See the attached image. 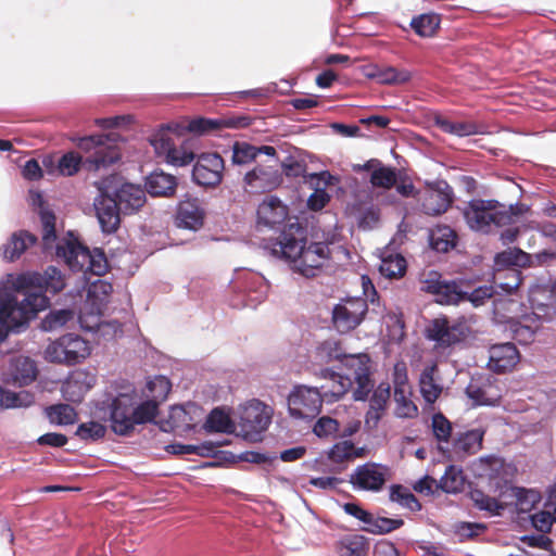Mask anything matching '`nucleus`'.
Masks as SVG:
<instances>
[{
  "mask_svg": "<svg viewBox=\"0 0 556 556\" xmlns=\"http://www.w3.org/2000/svg\"><path fill=\"white\" fill-rule=\"evenodd\" d=\"M65 286L64 275L55 266H48L43 273L26 271L17 275L13 288L23 299L18 301L9 294L0 298V344L11 330L27 325L39 312L49 307L47 293L55 295Z\"/></svg>",
  "mask_w": 556,
  "mask_h": 556,
  "instance_id": "f257e3e1",
  "label": "nucleus"
},
{
  "mask_svg": "<svg viewBox=\"0 0 556 556\" xmlns=\"http://www.w3.org/2000/svg\"><path fill=\"white\" fill-rule=\"evenodd\" d=\"M315 357L319 364L339 361L344 370L342 374L328 368L319 371V377L326 380L320 386L326 396L340 400L356 383L354 400L365 401L368 397L374 382L370 379V357L367 354H346L340 342L326 340L317 348Z\"/></svg>",
  "mask_w": 556,
  "mask_h": 556,
  "instance_id": "f03ea898",
  "label": "nucleus"
},
{
  "mask_svg": "<svg viewBox=\"0 0 556 556\" xmlns=\"http://www.w3.org/2000/svg\"><path fill=\"white\" fill-rule=\"evenodd\" d=\"M306 237V227L295 219L286 224L278 238L270 240L265 248L271 255L289 262L294 271L313 278L329 262L331 251L326 242L307 243Z\"/></svg>",
  "mask_w": 556,
  "mask_h": 556,
  "instance_id": "7ed1b4c3",
  "label": "nucleus"
},
{
  "mask_svg": "<svg viewBox=\"0 0 556 556\" xmlns=\"http://www.w3.org/2000/svg\"><path fill=\"white\" fill-rule=\"evenodd\" d=\"M78 148L89 153L83 159L77 152H67L61 156L58 169L63 176H73L80 166L89 172L105 168L121 159V152L111 135H93L80 138Z\"/></svg>",
  "mask_w": 556,
  "mask_h": 556,
  "instance_id": "20e7f679",
  "label": "nucleus"
},
{
  "mask_svg": "<svg viewBox=\"0 0 556 556\" xmlns=\"http://www.w3.org/2000/svg\"><path fill=\"white\" fill-rule=\"evenodd\" d=\"M519 204L505 205L497 200L472 199L463 208L468 227L475 231L489 233L493 227L511 225L522 215Z\"/></svg>",
  "mask_w": 556,
  "mask_h": 556,
  "instance_id": "39448f33",
  "label": "nucleus"
},
{
  "mask_svg": "<svg viewBox=\"0 0 556 556\" xmlns=\"http://www.w3.org/2000/svg\"><path fill=\"white\" fill-rule=\"evenodd\" d=\"M471 332L466 317L450 319L446 316H441L430 321L426 329V338L434 342L437 351L444 352L464 343Z\"/></svg>",
  "mask_w": 556,
  "mask_h": 556,
  "instance_id": "423d86ee",
  "label": "nucleus"
},
{
  "mask_svg": "<svg viewBox=\"0 0 556 556\" xmlns=\"http://www.w3.org/2000/svg\"><path fill=\"white\" fill-rule=\"evenodd\" d=\"M420 290L435 296L439 304L452 305L464 302L468 293V282L463 279L446 280L437 270L420 275Z\"/></svg>",
  "mask_w": 556,
  "mask_h": 556,
  "instance_id": "0eeeda50",
  "label": "nucleus"
},
{
  "mask_svg": "<svg viewBox=\"0 0 556 556\" xmlns=\"http://www.w3.org/2000/svg\"><path fill=\"white\" fill-rule=\"evenodd\" d=\"M336 402L324 390L305 386L295 387L288 397L289 413L296 419H313L321 409L323 402Z\"/></svg>",
  "mask_w": 556,
  "mask_h": 556,
  "instance_id": "6e6552de",
  "label": "nucleus"
},
{
  "mask_svg": "<svg viewBox=\"0 0 556 556\" xmlns=\"http://www.w3.org/2000/svg\"><path fill=\"white\" fill-rule=\"evenodd\" d=\"M67 265L76 271L103 276L109 270V262L101 249L89 250L79 243L68 244L64 252Z\"/></svg>",
  "mask_w": 556,
  "mask_h": 556,
  "instance_id": "1a4fd4ad",
  "label": "nucleus"
},
{
  "mask_svg": "<svg viewBox=\"0 0 556 556\" xmlns=\"http://www.w3.org/2000/svg\"><path fill=\"white\" fill-rule=\"evenodd\" d=\"M90 354L86 340L78 334L67 333L50 343L46 349V358L53 363L74 365Z\"/></svg>",
  "mask_w": 556,
  "mask_h": 556,
  "instance_id": "9d476101",
  "label": "nucleus"
},
{
  "mask_svg": "<svg viewBox=\"0 0 556 556\" xmlns=\"http://www.w3.org/2000/svg\"><path fill=\"white\" fill-rule=\"evenodd\" d=\"M271 419L270 408L258 400H253L240 413L239 427L244 439L258 441Z\"/></svg>",
  "mask_w": 556,
  "mask_h": 556,
  "instance_id": "9b49d317",
  "label": "nucleus"
},
{
  "mask_svg": "<svg viewBox=\"0 0 556 556\" xmlns=\"http://www.w3.org/2000/svg\"><path fill=\"white\" fill-rule=\"evenodd\" d=\"M367 311V302L362 298L344 300L332 309L333 327L341 333L352 331L361 325Z\"/></svg>",
  "mask_w": 556,
  "mask_h": 556,
  "instance_id": "f8f14e48",
  "label": "nucleus"
},
{
  "mask_svg": "<svg viewBox=\"0 0 556 556\" xmlns=\"http://www.w3.org/2000/svg\"><path fill=\"white\" fill-rule=\"evenodd\" d=\"M417 201L422 213L438 216L445 213L453 202V190L445 181L428 185L426 189L417 191Z\"/></svg>",
  "mask_w": 556,
  "mask_h": 556,
  "instance_id": "ddd939ff",
  "label": "nucleus"
},
{
  "mask_svg": "<svg viewBox=\"0 0 556 556\" xmlns=\"http://www.w3.org/2000/svg\"><path fill=\"white\" fill-rule=\"evenodd\" d=\"M225 163L218 153H202L192 169L193 181L204 188L217 187L224 176Z\"/></svg>",
  "mask_w": 556,
  "mask_h": 556,
  "instance_id": "4468645a",
  "label": "nucleus"
},
{
  "mask_svg": "<svg viewBox=\"0 0 556 556\" xmlns=\"http://www.w3.org/2000/svg\"><path fill=\"white\" fill-rule=\"evenodd\" d=\"M134 405H136V395L134 394L121 393L112 400L110 421L114 433L125 437L134 431Z\"/></svg>",
  "mask_w": 556,
  "mask_h": 556,
  "instance_id": "2eb2a0df",
  "label": "nucleus"
},
{
  "mask_svg": "<svg viewBox=\"0 0 556 556\" xmlns=\"http://www.w3.org/2000/svg\"><path fill=\"white\" fill-rule=\"evenodd\" d=\"M252 124L248 115H230L220 118L198 117L188 123L187 129L197 135L216 134L223 129H243Z\"/></svg>",
  "mask_w": 556,
  "mask_h": 556,
  "instance_id": "dca6fc26",
  "label": "nucleus"
},
{
  "mask_svg": "<svg viewBox=\"0 0 556 556\" xmlns=\"http://www.w3.org/2000/svg\"><path fill=\"white\" fill-rule=\"evenodd\" d=\"M206 208L197 197H186L177 204L175 223L177 227L198 231L204 226Z\"/></svg>",
  "mask_w": 556,
  "mask_h": 556,
  "instance_id": "f3484780",
  "label": "nucleus"
},
{
  "mask_svg": "<svg viewBox=\"0 0 556 556\" xmlns=\"http://www.w3.org/2000/svg\"><path fill=\"white\" fill-rule=\"evenodd\" d=\"M286 220L290 222L289 207L278 197L266 195L257 206V227L276 229Z\"/></svg>",
  "mask_w": 556,
  "mask_h": 556,
  "instance_id": "a211bd4d",
  "label": "nucleus"
},
{
  "mask_svg": "<svg viewBox=\"0 0 556 556\" xmlns=\"http://www.w3.org/2000/svg\"><path fill=\"white\" fill-rule=\"evenodd\" d=\"M528 301L532 314L540 320L556 316V292L552 285H535L529 289Z\"/></svg>",
  "mask_w": 556,
  "mask_h": 556,
  "instance_id": "6ab92c4d",
  "label": "nucleus"
},
{
  "mask_svg": "<svg viewBox=\"0 0 556 556\" xmlns=\"http://www.w3.org/2000/svg\"><path fill=\"white\" fill-rule=\"evenodd\" d=\"M466 394L478 406L498 405L503 396L500 382L493 377L472 379Z\"/></svg>",
  "mask_w": 556,
  "mask_h": 556,
  "instance_id": "aec40b11",
  "label": "nucleus"
},
{
  "mask_svg": "<svg viewBox=\"0 0 556 556\" xmlns=\"http://www.w3.org/2000/svg\"><path fill=\"white\" fill-rule=\"evenodd\" d=\"M99 194L94 198L93 207L101 229L105 233L115 232L121 225V214L114 197L104 189L99 188Z\"/></svg>",
  "mask_w": 556,
  "mask_h": 556,
  "instance_id": "412c9836",
  "label": "nucleus"
},
{
  "mask_svg": "<svg viewBox=\"0 0 556 556\" xmlns=\"http://www.w3.org/2000/svg\"><path fill=\"white\" fill-rule=\"evenodd\" d=\"M386 472V467L376 463H366L356 467L350 477V483L357 490L378 492L387 481Z\"/></svg>",
  "mask_w": 556,
  "mask_h": 556,
  "instance_id": "4be33fe9",
  "label": "nucleus"
},
{
  "mask_svg": "<svg viewBox=\"0 0 556 556\" xmlns=\"http://www.w3.org/2000/svg\"><path fill=\"white\" fill-rule=\"evenodd\" d=\"M245 190L249 193H264L276 189L281 178L277 169L270 166H257L244 176Z\"/></svg>",
  "mask_w": 556,
  "mask_h": 556,
  "instance_id": "5701e85b",
  "label": "nucleus"
},
{
  "mask_svg": "<svg viewBox=\"0 0 556 556\" xmlns=\"http://www.w3.org/2000/svg\"><path fill=\"white\" fill-rule=\"evenodd\" d=\"M94 383L96 377L93 375L85 370H76L63 382L62 394L68 402L80 403Z\"/></svg>",
  "mask_w": 556,
  "mask_h": 556,
  "instance_id": "b1692460",
  "label": "nucleus"
},
{
  "mask_svg": "<svg viewBox=\"0 0 556 556\" xmlns=\"http://www.w3.org/2000/svg\"><path fill=\"white\" fill-rule=\"evenodd\" d=\"M113 197L124 215L137 213L147 201L146 191L132 184L122 185Z\"/></svg>",
  "mask_w": 556,
  "mask_h": 556,
  "instance_id": "393cba45",
  "label": "nucleus"
},
{
  "mask_svg": "<svg viewBox=\"0 0 556 556\" xmlns=\"http://www.w3.org/2000/svg\"><path fill=\"white\" fill-rule=\"evenodd\" d=\"M520 355L513 343L493 345L490 350L489 367L491 370L503 374L511 370L519 362Z\"/></svg>",
  "mask_w": 556,
  "mask_h": 556,
  "instance_id": "a878e982",
  "label": "nucleus"
},
{
  "mask_svg": "<svg viewBox=\"0 0 556 556\" xmlns=\"http://www.w3.org/2000/svg\"><path fill=\"white\" fill-rule=\"evenodd\" d=\"M36 363L27 356H17L11 359L9 366L8 383L18 387L29 386L37 378Z\"/></svg>",
  "mask_w": 556,
  "mask_h": 556,
  "instance_id": "bb28decb",
  "label": "nucleus"
},
{
  "mask_svg": "<svg viewBox=\"0 0 556 556\" xmlns=\"http://www.w3.org/2000/svg\"><path fill=\"white\" fill-rule=\"evenodd\" d=\"M37 237L26 230L14 232L2 248L3 258L13 262L29 248L36 244Z\"/></svg>",
  "mask_w": 556,
  "mask_h": 556,
  "instance_id": "cd10ccee",
  "label": "nucleus"
},
{
  "mask_svg": "<svg viewBox=\"0 0 556 556\" xmlns=\"http://www.w3.org/2000/svg\"><path fill=\"white\" fill-rule=\"evenodd\" d=\"M176 188V177L164 172L151 173L146 181V190L152 197H173Z\"/></svg>",
  "mask_w": 556,
  "mask_h": 556,
  "instance_id": "c85d7f7f",
  "label": "nucleus"
},
{
  "mask_svg": "<svg viewBox=\"0 0 556 556\" xmlns=\"http://www.w3.org/2000/svg\"><path fill=\"white\" fill-rule=\"evenodd\" d=\"M390 399V386L389 383H380L372 393L369 401V409L366 413V424L376 426L381 419L382 413L384 412L387 404Z\"/></svg>",
  "mask_w": 556,
  "mask_h": 556,
  "instance_id": "c756f323",
  "label": "nucleus"
},
{
  "mask_svg": "<svg viewBox=\"0 0 556 556\" xmlns=\"http://www.w3.org/2000/svg\"><path fill=\"white\" fill-rule=\"evenodd\" d=\"M366 76L383 85L404 84L410 79L407 71H399L393 66H370L366 71Z\"/></svg>",
  "mask_w": 556,
  "mask_h": 556,
  "instance_id": "7c9ffc66",
  "label": "nucleus"
},
{
  "mask_svg": "<svg viewBox=\"0 0 556 556\" xmlns=\"http://www.w3.org/2000/svg\"><path fill=\"white\" fill-rule=\"evenodd\" d=\"M484 433L483 429L478 428L458 434L453 443L454 452L463 455L476 454L482 447Z\"/></svg>",
  "mask_w": 556,
  "mask_h": 556,
  "instance_id": "2f4dec72",
  "label": "nucleus"
},
{
  "mask_svg": "<svg viewBox=\"0 0 556 556\" xmlns=\"http://www.w3.org/2000/svg\"><path fill=\"white\" fill-rule=\"evenodd\" d=\"M434 125L443 132L458 137H467L479 132V125L472 121H453L442 115L435 116Z\"/></svg>",
  "mask_w": 556,
  "mask_h": 556,
  "instance_id": "473e14b6",
  "label": "nucleus"
},
{
  "mask_svg": "<svg viewBox=\"0 0 556 556\" xmlns=\"http://www.w3.org/2000/svg\"><path fill=\"white\" fill-rule=\"evenodd\" d=\"M35 404V394L27 390L14 392L0 386V408H27Z\"/></svg>",
  "mask_w": 556,
  "mask_h": 556,
  "instance_id": "72a5a7b5",
  "label": "nucleus"
},
{
  "mask_svg": "<svg viewBox=\"0 0 556 556\" xmlns=\"http://www.w3.org/2000/svg\"><path fill=\"white\" fill-rule=\"evenodd\" d=\"M457 235L446 225H439L430 232L431 248L438 252L445 253L456 245Z\"/></svg>",
  "mask_w": 556,
  "mask_h": 556,
  "instance_id": "f704fd0d",
  "label": "nucleus"
},
{
  "mask_svg": "<svg viewBox=\"0 0 556 556\" xmlns=\"http://www.w3.org/2000/svg\"><path fill=\"white\" fill-rule=\"evenodd\" d=\"M364 456V448H357L351 441L336 443L328 452L332 463L342 464Z\"/></svg>",
  "mask_w": 556,
  "mask_h": 556,
  "instance_id": "c9c22d12",
  "label": "nucleus"
},
{
  "mask_svg": "<svg viewBox=\"0 0 556 556\" xmlns=\"http://www.w3.org/2000/svg\"><path fill=\"white\" fill-rule=\"evenodd\" d=\"M414 31L420 37H432L440 26V17L433 13L420 14L410 22Z\"/></svg>",
  "mask_w": 556,
  "mask_h": 556,
  "instance_id": "e433bc0d",
  "label": "nucleus"
},
{
  "mask_svg": "<svg viewBox=\"0 0 556 556\" xmlns=\"http://www.w3.org/2000/svg\"><path fill=\"white\" fill-rule=\"evenodd\" d=\"M406 260L401 254H390L381 260L379 270L386 278H400L406 273Z\"/></svg>",
  "mask_w": 556,
  "mask_h": 556,
  "instance_id": "4c0bfd02",
  "label": "nucleus"
},
{
  "mask_svg": "<svg viewBox=\"0 0 556 556\" xmlns=\"http://www.w3.org/2000/svg\"><path fill=\"white\" fill-rule=\"evenodd\" d=\"M469 496L477 508L485 510L491 515L498 516L505 509V505L503 503L498 502L495 497L485 494L481 490H471Z\"/></svg>",
  "mask_w": 556,
  "mask_h": 556,
  "instance_id": "58836bf2",
  "label": "nucleus"
},
{
  "mask_svg": "<svg viewBox=\"0 0 556 556\" xmlns=\"http://www.w3.org/2000/svg\"><path fill=\"white\" fill-rule=\"evenodd\" d=\"M403 525V519L375 517L371 514V520L368 521L367 526H365L363 530L372 534H387L401 528Z\"/></svg>",
  "mask_w": 556,
  "mask_h": 556,
  "instance_id": "ea45409f",
  "label": "nucleus"
},
{
  "mask_svg": "<svg viewBox=\"0 0 556 556\" xmlns=\"http://www.w3.org/2000/svg\"><path fill=\"white\" fill-rule=\"evenodd\" d=\"M205 429L210 432L231 433L233 431V422L224 410L214 408L207 416Z\"/></svg>",
  "mask_w": 556,
  "mask_h": 556,
  "instance_id": "a19ab883",
  "label": "nucleus"
},
{
  "mask_svg": "<svg viewBox=\"0 0 556 556\" xmlns=\"http://www.w3.org/2000/svg\"><path fill=\"white\" fill-rule=\"evenodd\" d=\"M390 500L412 511H419L421 509V504L418 498L407 488L401 484H393L391 486Z\"/></svg>",
  "mask_w": 556,
  "mask_h": 556,
  "instance_id": "79ce46f5",
  "label": "nucleus"
},
{
  "mask_svg": "<svg viewBox=\"0 0 556 556\" xmlns=\"http://www.w3.org/2000/svg\"><path fill=\"white\" fill-rule=\"evenodd\" d=\"M159 414V404L154 400H148L140 404L136 402L134 405L132 412V424L134 427L136 425H143L154 420L156 415Z\"/></svg>",
  "mask_w": 556,
  "mask_h": 556,
  "instance_id": "37998d69",
  "label": "nucleus"
},
{
  "mask_svg": "<svg viewBox=\"0 0 556 556\" xmlns=\"http://www.w3.org/2000/svg\"><path fill=\"white\" fill-rule=\"evenodd\" d=\"M434 368H426L420 376V392L428 403H434L442 392V388L435 383L433 378Z\"/></svg>",
  "mask_w": 556,
  "mask_h": 556,
  "instance_id": "c03bdc74",
  "label": "nucleus"
},
{
  "mask_svg": "<svg viewBox=\"0 0 556 556\" xmlns=\"http://www.w3.org/2000/svg\"><path fill=\"white\" fill-rule=\"evenodd\" d=\"M47 415L51 422L58 425H71L76 420V412L68 404H56L47 408Z\"/></svg>",
  "mask_w": 556,
  "mask_h": 556,
  "instance_id": "a18cd8bd",
  "label": "nucleus"
},
{
  "mask_svg": "<svg viewBox=\"0 0 556 556\" xmlns=\"http://www.w3.org/2000/svg\"><path fill=\"white\" fill-rule=\"evenodd\" d=\"M367 542L363 535H350L341 541L340 556H365Z\"/></svg>",
  "mask_w": 556,
  "mask_h": 556,
  "instance_id": "49530a36",
  "label": "nucleus"
},
{
  "mask_svg": "<svg viewBox=\"0 0 556 556\" xmlns=\"http://www.w3.org/2000/svg\"><path fill=\"white\" fill-rule=\"evenodd\" d=\"M464 481L462 471L448 466L440 480V488L446 493H457L462 491Z\"/></svg>",
  "mask_w": 556,
  "mask_h": 556,
  "instance_id": "de8ad7c7",
  "label": "nucleus"
},
{
  "mask_svg": "<svg viewBox=\"0 0 556 556\" xmlns=\"http://www.w3.org/2000/svg\"><path fill=\"white\" fill-rule=\"evenodd\" d=\"M220 446L219 443H214L211 441L204 442L199 445L193 444H177L172 445L174 448V453L176 454H195L202 457H208L216 453L217 448Z\"/></svg>",
  "mask_w": 556,
  "mask_h": 556,
  "instance_id": "09e8293b",
  "label": "nucleus"
},
{
  "mask_svg": "<svg viewBox=\"0 0 556 556\" xmlns=\"http://www.w3.org/2000/svg\"><path fill=\"white\" fill-rule=\"evenodd\" d=\"M150 143L160 156H167L170 150L175 147V141L169 132V129L162 128L150 138Z\"/></svg>",
  "mask_w": 556,
  "mask_h": 556,
  "instance_id": "8fccbe9b",
  "label": "nucleus"
},
{
  "mask_svg": "<svg viewBox=\"0 0 556 556\" xmlns=\"http://www.w3.org/2000/svg\"><path fill=\"white\" fill-rule=\"evenodd\" d=\"M74 318L72 309L51 311L42 320V328L46 331L55 330L65 326Z\"/></svg>",
  "mask_w": 556,
  "mask_h": 556,
  "instance_id": "3c124183",
  "label": "nucleus"
},
{
  "mask_svg": "<svg viewBox=\"0 0 556 556\" xmlns=\"http://www.w3.org/2000/svg\"><path fill=\"white\" fill-rule=\"evenodd\" d=\"M370 182L377 188L391 189L396 184V172L392 167L380 166L371 173Z\"/></svg>",
  "mask_w": 556,
  "mask_h": 556,
  "instance_id": "603ef678",
  "label": "nucleus"
},
{
  "mask_svg": "<svg viewBox=\"0 0 556 556\" xmlns=\"http://www.w3.org/2000/svg\"><path fill=\"white\" fill-rule=\"evenodd\" d=\"M431 427L433 435L439 442L447 443L450 441L452 424L442 413H435L432 416Z\"/></svg>",
  "mask_w": 556,
  "mask_h": 556,
  "instance_id": "864d4df0",
  "label": "nucleus"
},
{
  "mask_svg": "<svg viewBox=\"0 0 556 556\" xmlns=\"http://www.w3.org/2000/svg\"><path fill=\"white\" fill-rule=\"evenodd\" d=\"M195 157V154L190 149L187 142L181 143L179 147H175L170 150V153L165 157L166 161L176 166H185L191 163Z\"/></svg>",
  "mask_w": 556,
  "mask_h": 556,
  "instance_id": "5fc2aeb1",
  "label": "nucleus"
},
{
  "mask_svg": "<svg viewBox=\"0 0 556 556\" xmlns=\"http://www.w3.org/2000/svg\"><path fill=\"white\" fill-rule=\"evenodd\" d=\"M40 220L42 226V242L46 248H50L56 239L55 215L51 211H41Z\"/></svg>",
  "mask_w": 556,
  "mask_h": 556,
  "instance_id": "6e6d98bb",
  "label": "nucleus"
},
{
  "mask_svg": "<svg viewBox=\"0 0 556 556\" xmlns=\"http://www.w3.org/2000/svg\"><path fill=\"white\" fill-rule=\"evenodd\" d=\"M105 433V426L97 421L83 422L76 430V435L84 441H97L102 439Z\"/></svg>",
  "mask_w": 556,
  "mask_h": 556,
  "instance_id": "4d7b16f0",
  "label": "nucleus"
},
{
  "mask_svg": "<svg viewBox=\"0 0 556 556\" xmlns=\"http://www.w3.org/2000/svg\"><path fill=\"white\" fill-rule=\"evenodd\" d=\"M256 159V147L247 142H236L232 151L235 164H248Z\"/></svg>",
  "mask_w": 556,
  "mask_h": 556,
  "instance_id": "13d9d810",
  "label": "nucleus"
},
{
  "mask_svg": "<svg viewBox=\"0 0 556 556\" xmlns=\"http://www.w3.org/2000/svg\"><path fill=\"white\" fill-rule=\"evenodd\" d=\"M515 495L517 498L516 505L521 511L530 510L535 503L540 501V495L533 490H526L522 488L515 489Z\"/></svg>",
  "mask_w": 556,
  "mask_h": 556,
  "instance_id": "bf43d9fd",
  "label": "nucleus"
},
{
  "mask_svg": "<svg viewBox=\"0 0 556 556\" xmlns=\"http://www.w3.org/2000/svg\"><path fill=\"white\" fill-rule=\"evenodd\" d=\"M492 295L493 288L491 286H480L470 290V285L468 283V293L465 295V301H469L473 306L478 307L483 305L486 300L492 298Z\"/></svg>",
  "mask_w": 556,
  "mask_h": 556,
  "instance_id": "052dcab7",
  "label": "nucleus"
},
{
  "mask_svg": "<svg viewBox=\"0 0 556 556\" xmlns=\"http://www.w3.org/2000/svg\"><path fill=\"white\" fill-rule=\"evenodd\" d=\"M502 275L507 279L505 282H500V287L508 292L517 290L522 281L520 270L516 268H508L505 271H498L495 279H500Z\"/></svg>",
  "mask_w": 556,
  "mask_h": 556,
  "instance_id": "680f3d73",
  "label": "nucleus"
},
{
  "mask_svg": "<svg viewBox=\"0 0 556 556\" xmlns=\"http://www.w3.org/2000/svg\"><path fill=\"white\" fill-rule=\"evenodd\" d=\"M339 429L340 424L338 420L324 416L316 421L313 430L317 437H327L339 432Z\"/></svg>",
  "mask_w": 556,
  "mask_h": 556,
  "instance_id": "e2e57ef3",
  "label": "nucleus"
},
{
  "mask_svg": "<svg viewBox=\"0 0 556 556\" xmlns=\"http://www.w3.org/2000/svg\"><path fill=\"white\" fill-rule=\"evenodd\" d=\"M531 521L538 531L547 533L551 531L554 523V513L551 514L549 511L544 510L539 511L531 516Z\"/></svg>",
  "mask_w": 556,
  "mask_h": 556,
  "instance_id": "0e129e2a",
  "label": "nucleus"
},
{
  "mask_svg": "<svg viewBox=\"0 0 556 556\" xmlns=\"http://www.w3.org/2000/svg\"><path fill=\"white\" fill-rule=\"evenodd\" d=\"M330 201L329 194L323 189H316L307 200V206L312 211H319L324 208Z\"/></svg>",
  "mask_w": 556,
  "mask_h": 556,
  "instance_id": "69168bd1",
  "label": "nucleus"
},
{
  "mask_svg": "<svg viewBox=\"0 0 556 556\" xmlns=\"http://www.w3.org/2000/svg\"><path fill=\"white\" fill-rule=\"evenodd\" d=\"M536 329L538 326L520 324L514 329V337L518 342L527 344L533 340Z\"/></svg>",
  "mask_w": 556,
  "mask_h": 556,
  "instance_id": "338daca9",
  "label": "nucleus"
},
{
  "mask_svg": "<svg viewBox=\"0 0 556 556\" xmlns=\"http://www.w3.org/2000/svg\"><path fill=\"white\" fill-rule=\"evenodd\" d=\"M343 509L348 515L353 516L354 518L364 522L365 526H367L368 521L371 520V513L363 509L358 504L345 503L343 505Z\"/></svg>",
  "mask_w": 556,
  "mask_h": 556,
  "instance_id": "774afa93",
  "label": "nucleus"
}]
</instances>
